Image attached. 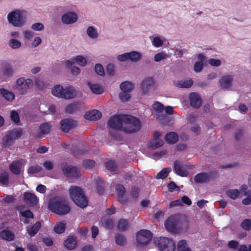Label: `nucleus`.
<instances>
[{
    "instance_id": "f257e3e1",
    "label": "nucleus",
    "mask_w": 251,
    "mask_h": 251,
    "mask_svg": "<svg viewBox=\"0 0 251 251\" xmlns=\"http://www.w3.org/2000/svg\"><path fill=\"white\" fill-rule=\"evenodd\" d=\"M48 206L49 209L54 213L63 215L68 213L70 208L67 201L63 198L54 197L50 200Z\"/></svg>"
},
{
    "instance_id": "f03ea898",
    "label": "nucleus",
    "mask_w": 251,
    "mask_h": 251,
    "mask_svg": "<svg viewBox=\"0 0 251 251\" xmlns=\"http://www.w3.org/2000/svg\"><path fill=\"white\" fill-rule=\"evenodd\" d=\"M124 117V123L125 125L123 126L122 130L125 132L132 133L140 129L141 122L138 118L129 115H125Z\"/></svg>"
},
{
    "instance_id": "7ed1b4c3",
    "label": "nucleus",
    "mask_w": 251,
    "mask_h": 251,
    "mask_svg": "<svg viewBox=\"0 0 251 251\" xmlns=\"http://www.w3.org/2000/svg\"><path fill=\"white\" fill-rule=\"evenodd\" d=\"M71 199L80 207H85L88 205V201L82 190L78 186H72L69 189Z\"/></svg>"
},
{
    "instance_id": "20e7f679",
    "label": "nucleus",
    "mask_w": 251,
    "mask_h": 251,
    "mask_svg": "<svg viewBox=\"0 0 251 251\" xmlns=\"http://www.w3.org/2000/svg\"><path fill=\"white\" fill-rule=\"evenodd\" d=\"M33 81L31 79L21 77L16 80L14 89L19 95H24L33 88Z\"/></svg>"
},
{
    "instance_id": "39448f33",
    "label": "nucleus",
    "mask_w": 251,
    "mask_h": 251,
    "mask_svg": "<svg viewBox=\"0 0 251 251\" xmlns=\"http://www.w3.org/2000/svg\"><path fill=\"white\" fill-rule=\"evenodd\" d=\"M23 11L16 9L10 12L7 15L9 23L15 27H21L25 23V17L23 14Z\"/></svg>"
},
{
    "instance_id": "423d86ee",
    "label": "nucleus",
    "mask_w": 251,
    "mask_h": 251,
    "mask_svg": "<svg viewBox=\"0 0 251 251\" xmlns=\"http://www.w3.org/2000/svg\"><path fill=\"white\" fill-rule=\"evenodd\" d=\"M23 134V130L20 128H14L7 131L2 139L3 145L6 148L10 147L16 140L20 138Z\"/></svg>"
},
{
    "instance_id": "0eeeda50",
    "label": "nucleus",
    "mask_w": 251,
    "mask_h": 251,
    "mask_svg": "<svg viewBox=\"0 0 251 251\" xmlns=\"http://www.w3.org/2000/svg\"><path fill=\"white\" fill-rule=\"evenodd\" d=\"M52 94L57 97L71 99L74 98L75 96V91L71 87H67L64 89L60 85H56L51 90Z\"/></svg>"
},
{
    "instance_id": "6e6552de",
    "label": "nucleus",
    "mask_w": 251,
    "mask_h": 251,
    "mask_svg": "<svg viewBox=\"0 0 251 251\" xmlns=\"http://www.w3.org/2000/svg\"><path fill=\"white\" fill-rule=\"evenodd\" d=\"M154 243L160 251H174L175 244L173 240L167 237H160L154 239Z\"/></svg>"
},
{
    "instance_id": "1a4fd4ad",
    "label": "nucleus",
    "mask_w": 251,
    "mask_h": 251,
    "mask_svg": "<svg viewBox=\"0 0 251 251\" xmlns=\"http://www.w3.org/2000/svg\"><path fill=\"white\" fill-rule=\"evenodd\" d=\"M61 170L64 175L67 177L77 178L80 176V172L77 168L67 163L61 164Z\"/></svg>"
},
{
    "instance_id": "9d476101",
    "label": "nucleus",
    "mask_w": 251,
    "mask_h": 251,
    "mask_svg": "<svg viewBox=\"0 0 251 251\" xmlns=\"http://www.w3.org/2000/svg\"><path fill=\"white\" fill-rule=\"evenodd\" d=\"M152 237V234L150 230L141 229L137 233V242L139 245H145L151 241Z\"/></svg>"
},
{
    "instance_id": "9b49d317",
    "label": "nucleus",
    "mask_w": 251,
    "mask_h": 251,
    "mask_svg": "<svg viewBox=\"0 0 251 251\" xmlns=\"http://www.w3.org/2000/svg\"><path fill=\"white\" fill-rule=\"evenodd\" d=\"M125 115H114L108 121L107 126L113 129L122 130Z\"/></svg>"
},
{
    "instance_id": "f8f14e48",
    "label": "nucleus",
    "mask_w": 251,
    "mask_h": 251,
    "mask_svg": "<svg viewBox=\"0 0 251 251\" xmlns=\"http://www.w3.org/2000/svg\"><path fill=\"white\" fill-rule=\"evenodd\" d=\"M179 220L175 216H171L165 222L166 228L170 231L176 232L179 229L178 225Z\"/></svg>"
},
{
    "instance_id": "ddd939ff",
    "label": "nucleus",
    "mask_w": 251,
    "mask_h": 251,
    "mask_svg": "<svg viewBox=\"0 0 251 251\" xmlns=\"http://www.w3.org/2000/svg\"><path fill=\"white\" fill-rule=\"evenodd\" d=\"M61 130L65 133L77 126V122L70 119H64L60 122Z\"/></svg>"
},
{
    "instance_id": "4468645a",
    "label": "nucleus",
    "mask_w": 251,
    "mask_h": 251,
    "mask_svg": "<svg viewBox=\"0 0 251 251\" xmlns=\"http://www.w3.org/2000/svg\"><path fill=\"white\" fill-rule=\"evenodd\" d=\"M215 172L205 173L202 172L197 174L194 177V181L196 183H204L209 181L212 176Z\"/></svg>"
},
{
    "instance_id": "2eb2a0df",
    "label": "nucleus",
    "mask_w": 251,
    "mask_h": 251,
    "mask_svg": "<svg viewBox=\"0 0 251 251\" xmlns=\"http://www.w3.org/2000/svg\"><path fill=\"white\" fill-rule=\"evenodd\" d=\"M155 85V82L152 77L145 78L141 83V88L143 92L145 94L151 88Z\"/></svg>"
},
{
    "instance_id": "dca6fc26",
    "label": "nucleus",
    "mask_w": 251,
    "mask_h": 251,
    "mask_svg": "<svg viewBox=\"0 0 251 251\" xmlns=\"http://www.w3.org/2000/svg\"><path fill=\"white\" fill-rule=\"evenodd\" d=\"M174 170L176 174L180 176H187L188 175L187 171L183 168L182 164L178 160L175 161Z\"/></svg>"
},
{
    "instance_id": "f3484780",
    "label": "nucleus",
    "mask_w": 251,
    "mask_h": 251,
    "mask_svg": "<svg viewBox=\"0 0 251 251\" xmlns=\"http://www.w3.org/2000/svg\"><path fill=\"white\" fill-rule=\"evenodd\" d=\"M190 105L195 108H199L201 105V100L200 96L196 93H191L189 95Z\"/></svg>"
},
{
    "instance_id": "a211bd4d",
    "label": "nucleus",
    "mask_w": 251,
    "mask_h": 251,
    "mask_svg": "<svg viewBox=\"0 0 251 251\" xmlns=\"http://www.w3.org/2000/svg\"><path fill=\"white\" fill-rule=\"evenodd\" d=\"M115 189L119 201L122 203L126 202L127 199L124 197L126 192L124 186L122 184H117L115 185Z\"/></svg>"
},
{
    "instance_id": "6ab92c4d",
    "label": "nucleus",
    "mask_w": 251,
    "mask_h": 251,
    "mask_svg": "<svg viewBox=\"0 0 251 251\" xmlns=\"http://www.w3.org/2000/svg\"><path fill=\"white\" fill-rule=\"evenodd\" d=\"M61 19L63 23L65 24H71L76 22L77 19V16L74 12H68L63 14Z\"/></svg>"
},
{
    "instance_id": "aec40b11",
    "label": "nucleus",
    "mask_w": 251,
    "mask_h": 251,
    "mask_svg": "<svg viewBox=\"0 0 251 251\" xmlns=\"http://www.w3.org/2000/svg\"><path fill=\"white\" fill-rule=\"evenodd\" d=\"M233 79L232 75H224L219 81V86L223 89H228L231 86Z\"/></svg>"
},
{
    "instance_id": "412c9836",
    "label": "nucleus",
    "mask_w": 251,
    "mask_h": 251,
    "mask_svg": "<svg viewBox=\"0 0 251 251\" xmlns=\"http://www.w3.org/2000/svg\"><path fill=\"white\" fill-rule=\"evenodd\" d=\"M22 163L21 161L18 160L13 161L9 166V169L11 172L16 175H19L21 173Z\"/></svg>"
},
{
    "instance_id": "4be33fe9",
    "label": "nucleus",
    "mask_w": 251,
    "mask_h": 251,
    "mask_svg": "<svg viewBox=\"0 0 251 251\" xmlns=\"http://www.w3.org/2000/svg\"><path fill=\"white\" fill-rule=\"evenodd\" d=\"M101 117V113L99 110L96 109L86 112L84 115V118L90 121H96L100 119Z\"/></svg>"
},
{
    "instance_id": "5701e85b",
    "label": "nucleus",
    "mask_w": 251,
    "mask_h": 251,
    "mask_svg": "<svg viewBox=\"0 0 251 251\" xmlns=\"http://www.w3.org/2000/svg\"><path fill=\"white\" fill-rule=\"evenodd\" d=\"M51 126L48 123H44L40 125L39 126V132L37 135V137H41L45 135H47L50 132Z\"/></svg>"
},
{
    "instance_id": "b1692460",
    "label": "nucleus",
    "mask_w": 251,
    "mask_h": 251,
    "mask_svg": "<svg viewBox=\"0 0 251 251\" xmlns=\"http://www.w3.org/2000/svg\"><path fill=\"white\" fill-rule=\"evenodd\" d=\"M0 238L7 241H12L15 238V234L10 230L3 229L0 232Z\"/></svg>"
},
{
    "instance_id": "393cba45",
    "label": "nucleus",
    "mask_w": 251,
    "mask_h": 251,
    "mask_svg": "<svg viewBox=\"0 0 251 251\" xmlns=\"http://www.w3.org/2000/svg\"><path fill=\"white\" fill-rule=\"evenodd\" d=\"M83 103L81 102H74L67 105L65 108V112L67 113H72L74 112L79 110Z\"/></svg>"
},
{
    "instance_id": "a878e982",
    "label": "nucleus",
    "mask_w": 251,
    "mask_h": 251,
    "mask_svg": "<svg viewBox=\"0 0 251 251\" xmlns=\"http://www.w3.org/2000/svg\"><path fill=\"white\" fill-rule=\"evenodd\" d=\"M24 197L25 201L28 202L32 205H36L38 201L37 197L33 193L25 192L24 194Z\"/></svg>"
},
{
    "instance_id": "bb28decb",
    "label": "nucleus",
    "mask_w": 251,
    "mask_h": 251,
    "mask_svg": "<svg viewBox=\"0 0 251 251\" xmlns=\"http://www.w3.org/2000/svg\"><path fill=\"white\" fill-rule=\"evenodd\" d=\"M178 139L177 134L174 132H170L168 133L165 137V140L168 144H173L176 143Z\"/></svg>"
},
{
    "instance_id": "cd10ccee",
    "label": "nucleus",
    "mask_w": 251,
    "mask_h": 251,
    "mask_svg": "<svg viewBox=\"0 0 251 251\" xmlns=\"http://www.w3.org/2000/svg\"><path fill=\"white\" fill-rule=\"evenodd\" d=\"M41 226V223L36 222L30 228L27 229V232L30 237H33L37 233Z\"/></svg>"
},
{
    "instance_id": "c85d7f7f",
    "label": "nucleus",
    "mask_w": 251,
    "mask_h": 251,
    "mask_svg": "<svg viewBox=\"0 0 251 251\" xmlns=\"http://www.w3.org/2000/svg\"><path fill=\"white\" fill-rule=\"evenodd\" d=\"M87 85L94 94L100 95L103 92V89L99 84H92L90 82H88Z\"/></svg>"
},
{
    "instance_id": "c756f323",
    "label": "nucleus",
    "mask_w": 251,
    "mask_h": 251,
    "mask_svg": "<svg viewBox=\"0 0 251 251\" xmlns=\"http://www.w3.org/2000/svg\"><path fill=\"white\" fill-rule=\"evenodd\" d=\"M115 243L120 246H124L127 243L126 237L120 233H117L115 235Z\"/></svg>"
},
{
    "instance_id": "7c9ffc66",
    "label": "nucleus",
    "mask_w": 251,
    "mask_h": 251,
    "mask_svg": "<svg viewBox=\"0 0 251 251\" xmlns=\"http://www.w3.org/2000/svg\"><path fill=\"white\" fill-rule=\"evenodd\" d=\"M64 244L66 248L73 250L75 247L76 242L74 237L70 236L65 240Z\"/></svg>"
},
{
    "instance_id": "2f4dec72",
    "label": "nucleus",
    "mask_w": 251,
    "mask_h": 251,
    "mask_svg": "<svg viewBox=\"0 0 251 251\" xmlns=\"http://www.w3.org/2000/svg\"><path fill=\"white\" fill-rule=\"evenodd\" d=\"M0 94L8 101H12L15 98V96L12 92L4 88H0Z\"/></svg>"
},
{
    "instance_id": "473e14b6",
    "label": "nucleus",
    "mask_w": 251,
    "mask_h": 251,
    "mask_svg": "<svg viewBox=\"0 0 251 251\" xmlns=\"http://www.w3.org/2000/svg\"><path fill=\"white\" fill-rule=\"evenodd\" d=\"M66 225V223L65 221L57 223L54 226V231L57 234H61L64 232Z\"/></svg>"
},
{
    "instance_id": "72a5a7b5",
    "label": "nucleus",
    "mask_w": 251,
    "mask_h": 251,
    "mask_svg": "<svg viewBox=\"0 0 251 251\" xmlns=\"http://www.w3.org/2000/svg\"><path fill=\"white\" fill-rule=\"evenodd\" d=\"M193 84V81L192 79H189L185 80L177 81L176 83V86L179 88H190Z\"/></svg>"
},
{
    "instance_id": "f704fd0d",
    "label": "nucleus",
    "mask_w": 251,
    "mask_h": 251,
    "mask_svg": "<svg viewBox=\"0 0 251 251\" xmlns=\"http://www.w3.org/2000/svg\"><path fill=\"white\" fill-rule=\"evenodd\" d=\"M133 84L129 81H126L120 85L121 90L124 92H129L133 89Z\"/></svg>"
},
{
    "instance_id": "c9c22d12",
    "label": "nucleus",
    "mask_w": 251,
    "mask_h": 251,
    "mask_svg": "<svg viewBox=\"0 0 251 251\" xmlns=\"http://www.w3.org/2000/svg\"><path fill=\"white\" fill-rule=\"evenodd\" d=\"M178 251H191V249L188 247L186 240H181L177 243Z\"/></svg>"
},
{
    "instance_id": "e433bc0d",
    "label": "nucleus",
    "mask_w": 251,
    "mask_h": 251,
    "mask_svg": "<svg viewBox=\"0 0 251 251\" xmlns=\"http://www.w3.org/2000/svg\"><path fill=\"white\" fill-rule=\"evenodd\" d=\"M171 171V169L169 168H163L160 172L158 173L157 176H156V179H164L166 178L170 172Z\"/></svg>"
},
{
    "instance_id": "4c0bfd02",
    "label": "nucleus",
    "mask_w": 251,
    "mask_h": 251,
    "mask_svg": "<svg viewBox=\"0 0 251 251\" xmlns=\"http://www.w3.org/2000/svg\"><path fill=\"white\" fill-rule=\"evenodd\" d=\"M128 59L133 61L136 62L138 61L141 57V54L135 51H132L130 52H128Z\"/></svg>"
},
{
    "instance_id": "58836bf2",
    "label": "nucleus",
    "mask_w": 251,
    "mask_h": 251,
    "mask_svg": "<svg viewBox=\"0 0 251 251\" xmlns=\"http://www.w3.org/2000/svg\"><path fill=\"white\" fill-rule=\"evenodd\" d=\"M164 145V142L162 140H157L156 141H151L149 143L150 148L155 149L162 147Z\"/></svg>"
},
{
    "instance_id": "ea45409f",
    "label": "nucleus",
    "mask_w": 251,
    "mask_h": 251,
    "mask_svg": "<svg viewBox=\"0 0 251 251\" xmlns=\"http://www.w3.org/2000/svg\"><path fill=\"white\" fill-rule=\"evenodd\" d=\"M128 227V222L127 220L121 219L119 220L118 225L117 228L120 231H125Z\"/></svg>"
},
{
    "instance_id": "a19ab883",
    "label": "nucleus",
    "mask_w": 251,
    "mask_h": 251,
    "mask_svg": "<svg viewBox=\"0 0 251 251\" xmlns=\"http://www.w3.org/2000/svg\"><path fill=\"white\" fill-rule=\"evenodd\" d=\"M0 184L5 186L9 184V177L7 173L4 172L0 175Z\"/></svg>"
},
{
    "instance_id": "79ce46f5",
    "label": "nucleus",
    "mask_w": 251,
    "mask_h": 251,
    "mask_svg": "<svg viewBox=\"0 0 251 251\" xmlns=\"http://www.w3.org/2000/svg\"><path fill=\"white\" fill-rule=\"evenodd\" d=\"M97 190L98 193L101 195L104 193V181L101 179H99L96 181Z\"/></svg>"
},
{
    "instance_id": "37998d69",
    "label": "nucleus",
    "mask_w": 251,
    "mask_h": 251,
    "mask_svg": "<svg viewBox=\"0 0 251 251\" xmlns=\"http://www.w3.org/2000/svg\"><path fill=\"white\" fill-rule=\"evenodd\" d=\"M241 226L245 230H250L251 229V220L249 219L244 220L241 223Z\"/></svg>"
},
{
    "instance_id": "c03bdc74",
    "label": "nucleus",
    "mask_w": 251,
    "mask_h": 251,
    "mask_svg": "<svg viewBox=\"0 0 251 251\" xmlns=\"http://www.w3.org/2000/svg\"><path fill=\"white\" fill-rule=\"evenodd\" d=\"M226 194L228 197L235 200L238 197L239 192L237 189H231L227 191Z\"/></svg>"
},
{
    "instance_id": "a18cd8bd",
    "label": "nucleus",
    "mask_w": 251,
    "mask_h": 251,
    "mask_svg": "<svg viewBox=\"0 0 251 251\" xmlns=\"http://www.w3.org/2000/svg\"><path fill=\"white\" fill-rule=\"evenodd\" d=\"M9 47L13 49H17L21 46V43L20 41L15 39H11L8 43Z\"/></svg>"
},
{
    "instance_id": "49530a36",
    "label": "nucleus",
    "mask_w": 251,
    "mask_h": 251,
    "mask_svg": "<svg viewBox=\"0 0 251 251\" xmlns=\"http://www.w3.org/2000/svg\"><path fill=\"white\" fill-rule=\"evenodd\" d=\"M95 165V161L92 159H86L83 162V166L86 169H92Z\"/></svg>"
},
{
    "instance_id": "de8ad7c7",
    "label": "nucleus",
    "mask_w": 251,
    "mask_h": 251,
    "mask_svg": "<svg viewBox=\"0 0 251 251\" xmlns=\"http://www.w3.org/2000/svg\"><path fill=\"white\" fill-rule=\"evenodd\" d=\"M42 168L39 165L31 166L28 168L27 173L29 174H34L40 172Z\"/></svg>"
},
{
    "instance_id": "09e8293b",
    "label": "nucleus",
    "mask_w": 251,
    "mask_h": 251,
    "mask_svg": "<svg viewBox=\"0 0 251 251\" xmlns=\"http://www.w3.org/2000/svg\"><path fill=\"white\" fill-rule=\"evenodd\" d=\"M87 33L91 38H96L98 36L97 32L93 26H89L87 30Z\"/></svg>"
},
{
    "instance_id": "8fccbe9b",
    "label": "nucleus",
    "mask_w": 251,
    "mask_h": 251,
    "mask_svg": "<svg viewBox=\"0 0 251 251\" xmlns=\"http://www.w3.org/2000/svg\"><path fill=\"white\" fill-rule=\"evenodd\" d=\"M75 60L77 64L82 67L86 66L87 64V61L86 59L81 55H77L75 58Z\"/></svg>"
},
{
    "instance_id": "3c124183",
    "label": "nucleus",
    "mask_w": 251,
    "mask_h": 251,
    "mask_svg": "<svg viewBox=\"0 0 251 251\" xmlns=\"http://www.w3.org/2000/svg\"><path fill=\"white\" fill-rule=\"evenodd\" d=\"M106 168L111 171H115L116 170L117 166L114 161L109 160L105 163Z\"/></svg>"
},
{
    "instance_id": "603ef678",
    "label": "nucleus",
    "mask_w": 251,
    "mask_h": 251,
    "mask_svg": "<svg viewBox=\"0 0 251 251\" xmlns=\"http://www.w3.org/2000/svg\"><path fill=\"white\" fill-rule=\"evenodd\" d=\"M153 109L156 112H161L164 110V105L160 102L156 101L152 105Z\"/></svg>"
},
{
    "instance_id": "864d4df0",
    "label": "nucleus",
    "mask_w": 251,
    "mask_h": 251,
    "mask_svg": "<svg viewBox=\"0 0 251 251\" xmlns=\"http://www.w3.org/2000/svg\"><path fill=\"white\" fill-rule=\"evenodd\" d=\"M167 187L170 192H173L174 191L178 192L180 190L179 187L174 181H171L168 184Z\"/></svg>"
},
{
    "instance_id": "5fc2aeb1",
    "label": "nucleus",
    "mask_w": 251,
    "mask_h": 251,
    "mask_svg": "<svg viewBox=\"0 0 251 251\" xmlns=\"http://www.w3.org/2000/svg\"><path fill=\"white\" fill-rule=\"evenodd\" d=\"M239 246V242L235 240H231L227 244V247L234 251L238 249Z\"/></svg>"
},
{
    "instance_id": "6e6d98bb",
    "label": "nucleus",
    "mask_w": 251,
    "mask_h": 251,
    "mask_svg": "<svg viewBox=\"0 0 251 251\" xmlns=\"http://www.w3.org/2000/svg\"><path fill=\"white\" fill-rule=\"evenodd\" d=\"M35 84L36 87L40 90L44 89L46 86L44 82L40 78H37L35 80Z\"/></svg>"
},
{
    "instance_id": "4d7b16f0",
    "label": "nucleus",
    "mask_w": 251,
    "mask_h": 251,
    "mask_svg": "<svg viewBox=\"0 0 251 251\" xmlns=\"http://www.w3.org/2000/svg\"><path fill=\"white\" fill-rule=\"evenodd\" d=\"M95 72L100 75H104V71L103 67L100 64H96L95 67Z\"/></svg>"
},
{
    "instance_id": "13d9d810",
    "label": "nucleus",
    "mask_w": 251,
    "mask_h": 251,
    "mask_svg": "<svg viewBox=\"0 0 251 251\" xmlns=\"http://www.w3.org/2000/svg\"><path fill=\"white\" fill-rule=\"evenodd\" d=\"M2 72L6 76H9L12 74V68L9 64H6L3 68Z\"/></svg>"
},
{
    "instance_id": "bf43d9fd",
    "label": "nucleus",
    "mask_w": 251,
    "mask_h": 251,
    "mask_svg": "<svg viewBox=\"0 0 251 251\" xmlns=\"http://www.w3.org/2000/svg\"><path fill=\"white\" fill-rule=\"evenodd\" d=\"M116 129L110 130L109 131V134L111 137L113 138L115 140H120L122 137L119 134L118 132L116 130Z\"/></svg>"
},
{
    "instance_id": "052dcab7",
    "label": "nucleus",
    "mask_w": 251,
    "mask_h": 251,
    "mask_svg": "<svg viewBox=\"0 0 251 251\" xmlns=\"http://www.w3.org/2000/svg\"><path fill=\"white\" fill-rule=\"evenodd\" d=\"M11 120L16 123L20 122V118L18 113L15 110H12L11 112Z\"/></svg>"
},
{
    "instance_id": "680f3d73",
    "label": "nucleus",
    "mask_w": 251,
    "mask_h": 251,
    "mask_svg": "<svg viewBox=\"0 0 251 251\" xmlns=\"http://www.w3.org/2000/svg\"><path fill=\"white\" fill-rule=\"evenodd\" d=\"M139 193V189L137 187L133 186L131 187L130 195L134 199L138 198Z\"/></svg>"
},
{
    "instance_id": "e2e57ef3",
    "label": "nucleus",
    "mask_w": 251,
    "mask_h": 251,
    "mask_svg": "<svg viewBox=\"0 0 251 251\" xmlns=\"http://www.w3.org/2000/svg\"><path fill=\"white\" fill-rule=\"evenodd\" d=\"M152 42L153 45L157 48L160 47L163 45V41L158 37H154Z\"/></svg>"
},
{
    "instance_id": "0e129e2a",
    "label": "nucleus",
    "mask_w": 251,
    "mask_h": 251,
    "mask_svg": "<svg viewBox=\"0 0 251 251\" xmlns=\"http://www.w3.org/2000/svg\"><path fill=\"white\" fill-rule=\"evenodd\" d=\"M21 215L26 218H33V214L32 212L30 210H26L24 211H21L20 212Z\"/></svg>"
},
{
    "instance_id": "69168bd1",
    "label": "nucleus",
    "mask_w": 251,
    "mask_h": 251,
    "mask_svg": "<svg viewBox=\"0 0 251 251\" xmlns=\"http://www.w3.org/2000/svg\"><path fill=\"white\" fill-rule=\"evenodd\" d=\"M166 57V54L162 52H159L155 54L154 57V59L156 62H159L161 60L164 59Z\"/></svg>"
},
{
    "instance_id": "338daca9",
    "label": "nucleus",
    "mask_w": 251,
    "mask_h": 251,
    "mask_svg": "<svg viewBox=\"0 0 251 251\" xmlns=\"http://www.w3.org/2000/svg\"><path fill=\"white\" fill-rule=\"evenodd\" d=\"M127 92H121L119 94V98L120 100L123 101H127L130 96L129 94L126 93Z\"/></svg>"
},
{
    "instance_id": "774afa93",
    "label": "nucleus",
    "mask_w": 251,
    "mask_h": 251,
    "mask_svg": "<svg viewBox=\"0 0 251 251\" xmlns=\"http://www.w3.org/2000/svg\"><path fill=\"white\" fill-rule=\"evenodd\" d=\"M32 28L36 31H41L44 29V25L40 23H36L32 25Z\"/></svg>"
}]
</instances>
